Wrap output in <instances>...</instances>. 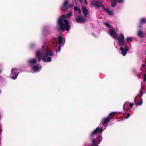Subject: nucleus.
Masks as SVG:
<instances>
[{
	"instance_id": "nucleus-1",
	"label": "nucleus",
	"mask_w": 146,
	"mask_h": 146,
	"mask_svg": "<svg viewBox=\"0 0 146 146\" xmlns=\"http://www.w3.org/2000/svg\"><path fill=\"white\" fill-rule=\"evenodd\" d=\"M54 55L53 51L47 46L44 45L41 50L37 51L36 53V58L40 61L42 59L44 62H50L52 60L51 57Z\"/></svg>"
},
{
	"instance_id": "nucleus-2",
	"label": "nucleus",
	"mask_w": 146,
	"mask_h": 146,
	"mask_svg": "<svg viewBox=\"0 0 146 146\" xmlns=\"http://www.w3.org/2000/svg\"><path fill=\"white\" fill-rule=\"evenodd\" d=\"M72 12L69 11L65 15H62L59 18L57 23L59 26L60 29L62 30H66L68 31L71 27L69 25V22L68 20L65 19L66 17H70L72 15Z\"/></svg>"
},
{
	"instance_id": "nucleus-3",
	"label": "nucleus",
	"mask_w": 146,
	"mask_h": 146,
	"mask_svg": "<svg viewBox=\"0 0 146 146\" xmlns=\"http://www.w3.org/2000/svg\"><path fill=\"white\" fill-rule=\"evenodd\" d=\"M104 24L107 27L109 28L108 30L109 34L110 35L113 37L114 38L117 39L118 41V44L120 46L123 45L125 44L124 42V35L122 33H121L119 37H118V35L115 31L111 27V26L109 23L105 22Z\"/></svg>"
},
{
	"instance_id": "nucleus-4",
	"label": "nucleus",
	"mask_w": 146,
	"mask_h": 146,
	"mask_svg": "<svg viewBox=\"0 0 146 146\" xmlns=\"http://www.w3.org/2000/svg\"><path fill=\"white\" fill-rule=\"evenodd\" d=\"M114 113L115 112L111 113L106 117L102 119L100 125L102 124L104 127H107L108 123L110 121L111 119H112V118L114 116Z\"/></svg>"
},
{
	"instance_id": "nucleus-5",
	"label": "nucleus",
	"mask_w": 146,
	"mask_h": 146,
	"mask_svg": "<svg viewBox=\"0 0 146 146\" xmlns=\"http://www.w3.org/2000/svg\"><path fill=\"white\" fill-rule=\"evenodd\" d=\"M125 44L123 45H124L125 44ZM118 45L121 46L120 48V49L121 51V53L122 55L123 56H125L127 54V52L129 50V47L127 45L125 46L124 47L121 46L122 45L120 46L118 44V43L117 45H116L115 43V42H114V46L117 48H118L117 46ZM122 46H123V45H122Z\"/></svg>"
},
{
	"instance_id": "nucleus-6",
	"label": "nucleus",
	"mask_w": 146,
	"mask_h": 146,
	"mask_svg": "<svg viewBox=\"0 0 146 146\" xmlns=\"http://www.w3.org/2000/svg\"><path fill=\"white\" fill-rule=\"evenodd\" d=\"M58 43L59 44V46L56 50V53H57L58 52H60L61 50V47L65 43V39L63 38L61 36H60L58 37Z\"/></svg>"
},
{
	"instance_id": "nucleus-7",
	"label": "nucleus",
	"mask_w": 146,
	"mask_h": 146,
	"mask_svg": "<svg viewBox=\"0 0 146 146\" xmlns=\"http://www.w3.org/2000/svg\"><path fill=\"white\" fill-rule=\"evenodd\" d=\"M102 140V138L101 135L98 136L96 139H93L92 140V142L93 145L92 146H98L97 144V143H99Z\"/></svg>"
},
{
	"instance_id": "nucleus-8",
	"label": "nucleus",
	"mask_w": 146,
	"mask_h": 146,
	"mask_svg": "<svg viewBox=\"0 0 146 146\" xmlns=\"http://www.w3.org/2000/svg\"><path fill=\"white\" fill-rule=\"evenodd\" d=\"M18 70L15 68H13L11 70V75H12L11 78L13 79H15L18 76L19 73Z\"/></svg>"
},
{
	"instance_id": "nucleus-9",
	"label": "nucleus",
	"mask_w": 146,
	"mask_h": 146,
	"mask_svg": "<svg viewBox=\"0 0 146 146\" xmlns=\"http://www.w3.org/2000/svg\"><path fill=\"white\" fill-rule=\"evenodd\" d=\"M42 66L39 64L35 65L31 67L32 70L35 72L39 71L42 68Z\"/></svg>"
},
{
	"instance_id": "nucleus-10",
	"label": "nucleus",
	"mask_w": 146,
	"mask_h": 146,
	"mask_svg": "<svg viewBox=\"0 0 146 146\" xmlns=\"http://www.w3.org/2000/svg\"><path fill=\"white\" fill-rule=\"evenodd\" d=\"M91 5L95 6L96 8H98L103 6L102 3L99 1H93L91 3Z\"/></svg>"
},
{
	"instance_id": "nucleus-11",
	"label": "nucleus",
	"mask_w": 146,
	"mask_h": 146,
	"mask_svg": "<svg viewBox=\"0 0 146 146\" xmlns=\"http://www.w3.org/2000/svg\"><path fill=\"white\" fill-rule=\"evenodd\" d=\"M36 62L37 60L35 58H32L28 60V63L30 66L32 67L35 65Z\"/></svg>"
},
{
	"instance_id": "nucleus-12",
	"label": "nucleus",
	"mask_w": 146,
	"mask_h": 146,
	"mask_svg": "<svg viewBox=\"0 0 146 146\" xmlns=\"http://www.w3.org/2000/svg\"><path fill=\"white\" fill-rule=\"evenodd\" d=\"M105 129L102 128H96V129L92 133L91 135H93L97 134H101Z\"/></svg>"
},
{
	"instance_id": "nucleus-13",
	"label": "nucleus",
	"mask_w": 146,
	"mask_h": 146,
	"mask_svg": "<svg viewBox=\"0 0 146 146\" xmlns=\"http://www.w3.org/2000/svg\"><path fill=\"white\" fill-rule=\"evenodd\" d=\"M77 22L78 23H83L85 22L86 19L83 16H78L76 18Z\"/></svg>"
},
{
	"instance_id": "nucleus-14",
	"label": "nucleus",
	"mask_w": 146,
	"mask_h": 146,
	"mask_svg": "<svg viewBox=\"0 0 146 146\" xmlns=\"http://www.w3.org/2000/svg\"><path fill=\"white\" fill-rule=\"evenodd\" d=\"M83 13L85 17H87V16L89 14V11L85 7H83L82 8Z\"/></svg>"
},
{
	"instance_id": "nucleus-15",
	"label": "nucleus",
	"mask_w": 146,
	"mask_h": 146,
	"mask_svg": "<svg viewBox=\"0 0 146 146\" xmlns=\"http://www.w3.org/2000/svg\"><path fill=\"white\" fill-rule=\"evenodd\" d=\"M117 0H113L111 3V6L113 7H115L117 5Z\"/></svg>"
},
{
	"instance_id": "nucleus-16",
	"label": "nucleus",
	"mask_w": 146,
	"mask_h": 146,
	"mask_svg": "<svg viewBox=\"0 0 146 146\" xmlns=\"http://www.w3.org/2000/svg\"><path fill=\"white\" fill-rule=\"evenodd\" d=\"M129 108V102H126L124 104L123 109L125 111L128 110Z\"/></svg>"
},
{
	"instance_id": "nucleus-17",
	"label": "nucleus",
	"mask_w": 146,
	"mask_h": 146,
	"mask_svg": "<svg viewBox=\"0 0 146 146\" xmlns=\"http://www.w3.org/2000/svg\"><path fill=\"white\" fill-rule=\"evenodd\" d=\"M68 0H66L63 4V6L66 8L68 9Z\"/></svg>"
},
{
	"instance_id": "nucleus-18",
	"label": "nucleus",
	"mask_w": 146,
	"mask_h": 146,
	"mask_svg": "<svg viewBox=\"0 0 146 146\" xmlns=\"http://www.w3.org/2000/svg\"><path fill=\"white\" fill-rule=\"evenodd\" d=\"M74 11H78L79 13H80L81 12V10L80 8L76 6H74Z\"/></svg>"
},
{
	"instance_id": "nucleus-19",
	"label": "nucleus",
	"mask_w": 146,
	"mask_h": 146,
	"mask_svg": "<svg viewBox=\"0 0 146 146\" xmlns=\"http://www.w3.org/2000/svg\"><path fill=\"white\" fill-rule=\"evenodd\" d=\"M137 35L140 37H142L144 35V33L141 31H140L138 32Z\"/></svg>"
},
{
	"instance_id": "nucleus-20",
	"label": "nucleus",
	"mask_w": 146,
	"mask_h": 146,
	"mask_svg": "<svg viewBox=\"0 0 146 146\" xmlns=\"http://www.w3.org/2000/svg\"><path fill=\"white\" fill-rule=\"evenodd\" d=\"M102 8L104 10L106 11L107 12L110 11L109 7H108L106 8L103 5L102 6Z\"/></svg>"
},
{
	"instance_id": "nucleus-21",
	"label": "nucleus",
	"mask_w": 146,
	"mask_h": 146,
	"mask_svg": "<svg viewBox=\"0 0 146 146\" xmlns=\"http://www.w3.org/2000/svg\"><path fill=\"white\" fill-rule=\"evenodd\" d=\"M145 93V92H141V91H140L139 94V95L138 96L139 97V98L142 97L143 94Z\"/></svg>"
},
{
	"instance_id": "nucleus-22",
	"label": "nucleus",
	"mask_w": 146,
	"mask_h": 146,
	"mask_svg": "<svg viewBox=\"0 0 146 146\" xmlns=\"http://www.w3.org/2000/svg\"><path fill=\"white\" fill-rule=\"evenodd\" d=\"M143 100L142 99H141L140 100L138 103H135V104L137 106H139L142 104L143 103Z\"/></svg>"
},
{
	"instance_id": "nucleus-23",
	"label": "nucleus",
	"mask_w": 146,
	"mask_h": 146,
	"mask_svg": "<svg viewBox=\"0 0 146 146\" xmlns=\"http://www.w3.org/2000/svg\"><path fill=\"white\" fill-rule=\"evenodd\" d=\"M146 21V19L145 18H141L140 20V23H145Z\"/></svg>"
},
{
	"instance_id": "nucleus-24",
	"label": "nucleus",
	"mask_w": 146,
	"mask_h": 146,
	"mask_svg": "<svg viewBox=\"0 0 146 146\" xmlns=\"http://www.w3.org/2000/svg\"><path fill=\"white\" fill-rule=\"evenodd\" d=\"M126 40L127 42H130L132 41V39L130 37H128L127 38Z\"/></svg>"
},
{
	"instance_id": "nucleus-25",
	"label": "nucleus",
	"mask_w": 146,
	"mask_h": 146,
	"mask_svg": "<svg viewBox=\"0 0 146 146\" xmlns=\"http://www.w3.org/2000/svg\"><path fill=\"white\" fill-rule=\"evenodd\" d=\"M117 2L119 3L123 4L124 2V0H117Z\"/></svg>"
},
{
	"instance_id": "nucleus-26",
	"label": "nucleus",
	"mask_w": 146,
	"mask_h": 146,
	"mask_svg": "<svg viewBox=\"0 0 146 146\" xmlns=\"http://www.w3.org/2000/svg\"><path fill=\"white\" fill-rule=\"evenodd\" d=\"M74 3L70 4H68V9L69 8H71L73 6H74Z\"/></svg>"
},
{
	"instance_id": "nucleus-27",
	"label": "nucleus",
	"mask_w": 146,
	"mask_h": 146,
	"mask_svg": "<svg viewBox=\"0 0 146 146\" xmlns=\"http://www.w3.org/2000/svg\"><path fill=\"white\" fill-rule=\"evenodd\" d=\"M108 13L109 14V15H113V13L111 11H109L108 12Z\"/></svg>"
},
{
	"instance_id": "nucleus-28",
	"label": "nucleus",
	"mask_w": 146,
	"mask_h": 146,
	"mask_svg": "<svg viewBox=\"0 0 146 146\" xmlns=\"http://www.w3.org/2000/svg\"><path fill=\"white\" fill-rule=\"evenodd\" d=\"M35 43H32L30 44V47L32 48L35 45Z\"/></svg>"
},
{
	"instance_id": "nucleus-29",
	"label": "nucleus",
	"mask_w": 146,
	"mask_h": 146,
	"mask_svg": "<svg viewBox=\"0 0 146 146\" xmlns=\"http://www.w3.org/2000/svg\"><path fill=\"white\" fill-rule=\"evenodd\" d=\"M130 116V114L129 113H128L126 115V116L125 117L126 119L128 118Z\"/></svg>"
},
{
	"instance_id": "nucleus-30",
	"label": "nucleus",
	"mask_w": 146,
	"mask_h": 146,
	"mask_svg": "<svg viewBox=\"0 0 146 146\" xmlns=\"http://www.w3.org/2000/svg\"><path fill=\"white\" fill-rule=\"evenodd\" d=\"M143 81H146V74H145L143 78Z\"/></svg>"
},
{
	"instance_id": "nucleus-31",
	"label": "nucleus",
	"mask_w": 146,
	"mask_h": 146,
	"mask_svg": "<svg viewBox=\"0 0 146 146\" xmlns=\"http://www.w3.org/2000/svg\"><path fill=\"white\" fill-rule=\"evenodd\" d=\"M129 105L130 107H132L133 106V104L132 103H131L129 104Z\"/></svg>"
},
{
	"instance_id": "nucleus-32",
	"label": "nucleus",
	"mask_w": 146,
	"mask_h": 146,
	"mask_svg": "<svg viewBox=\"0 0 146 146\" xmlns=\"http://www.w3.org/2000/svg\"><path fill=\"white\" fill-rule=\"evenodd\" d=\"M144 88L143 87L142 83L141 84V90H143L144 89Z\"/></svg>"
},
{
	"instance_id": "nucleus-33",
	"label": "nucleus",
	"mask_w": 146,
	"mask_h": 146,
	"mask_svg": "<svg viewBox=\"0 0 146 146\" xmlns=\"http://www.w3.org/2000/svg\"><path fill=\"white\" fill-rule=\"evenodd\" d=\"M56 41V38H54L53 40H52V43H54V42H55Z\"/></svg>"
},
{
	"instance_id": "nucleus-34",
	"label": "nucleus",
	"mask_w": 146,
	"mask_h": 146,
	"mask_svg": "<svg viewBox=\"0 0 146 146\" xmlns=\"http://www.w3.org/2000/svg\"><path fill=\"white\" fill-rule=\"evenodd\" d=\"M137 97H136L134 99V101L135 102H136V101H137Z\"/></svg>"
},
{
	"instance_id": "nucleus-35",
	"label": "nucleus",
	"mask_w": 146,
	"mask_h": 146,
	"mask_svg": "<svg viewBox=\"0 0 146 146\" xmlns=\"http://www.w3.org/2000/svg\"><path fill=\"white\" fill-rule=\"evenodd\" d=\"M78 0L80 3H82V0Z\"/></svg>"
},
{
	"instance_id": "nucleus-36",
	"label": "nucleus",
	"mask_w": 146,
	"mask_h": 146,
	"mask_svg": "<svg viewBox=\"0 0 146 146\" xmlns=\"http://www.w3.org/2000/svg\"><path fill=\"white\" fill-rule=\"evenodd\" d=\"M85 3L86 4H87V1L86 0H85Z\"/></svg>"
},
{
	"instance_id": "nucleus-37",
	"label": "nucleus",
	"mask_w": 146,
	"mask_h": 146,
	"mask_svg": "<svg viewBox=\"0 0 146 146\" xmlns=\"http://www.w3.org/2000/svg\"><path fill=\"white\" fill-rule=\"evenodd\" d=\"M1 124H0V128H1Z\"/></svg>"
},
{
	"instance_id": "nucleus-38",
	"label": "nucleus",
	"mask_w": 146,
	"mask_h": 146,
	"mask_svg": "<svg viewBox=\"0 0 146 146\" xmlns=\"http://www.w3.org/2000/svg\"><path fill=\"white\" fill-rule=\"evenodd\" d=\"M145 66V64H143V66Z\"/></svg>"
},
{
	"instance_id": "nucleus-39",
	"label": "nucleus",
	"mask_w": 146,
	"mask_h": 146,
	"mask_svg": "<svg viewBox=\"0 0 146 146\" xmlns=\"http://www.w3.org/2000/svg\"><path fill=\"white\" fill-rule=\"evenodd\" d=\"M92 34L94 36V35L93 33H92Z\"/></svg>"
},
{
	"instance_id": "nucleus-40",
	"label": "nucleus",
	"mask_w": 146,
	"mask_h": 146,
	"mask_svg": "<svg viewBox=\"0 0 146 146\" xmlns=\"http://www.w3.org/2000/svg\"><path fill=\"white\" fill-rule=\"evenodd\" d=\"M139 27L140 28H141V27H140V26H139Z\"/></svg>"
}]
</instances>
